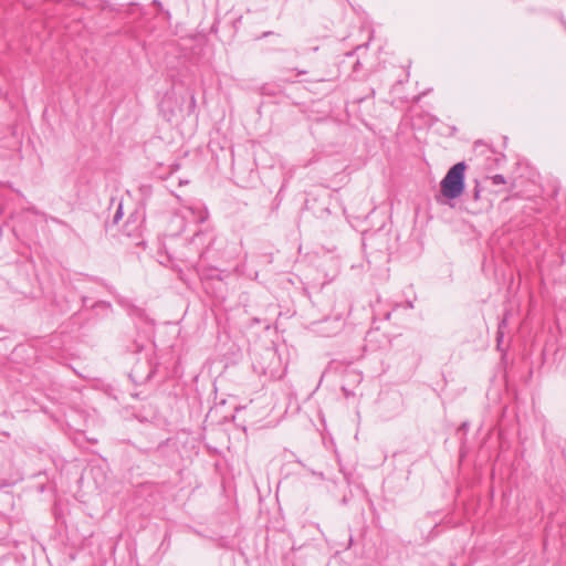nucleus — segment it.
I'll return each mask as SVG.
<instances>
[{"label": "nucleus", "mask_w": 566, "mask_h": 566, "mask_svg": "<svg viewBox=\"0 0 566 566\" xmlns=\"http://www.w3.org/2000/svg\"><path fill=\"white\" fill-rule=\"evenodd\" d=\"M465 164L458 163L449 169L444 178L441 180V193L448 199L459 198L464 190V171Z\"/></svg>", "instance_id": "f257e3e1"}, {"label": "nucleus", "mask_w": 566, "mask_h": 566, "mask_svg": "<svg viewBox=\"0 0 566 566\" xmlns=\"http://www.w3.org/2000/svg\"><path fill=\"white\" fill-rule=\"evenodd\" d=\"M54 516H55V521H56L57 527L60 530L64 528V531H66L67 530V525H66L64 515L60 511L59 503H55V505H54Z\"/></svg>", "instance_id": "f03ea898"}, {"label": "nucleus", "mask_w": 566, "mask_h": 566, "mask_svg": "<svg viewBox=\"0 0 566 566\" xmlns=\"http://www.w3.org/2000/svg\"><path fill=\"white\" fill-rule=\"evenodd\" d=\"M493 185H503L505 184V179L502 175H495L491 178Z\"/></svg>", "instance_id": "7ed1b4c3"}, {"label": "nucleus", "mask_w": 566, "mask_h": 566, "mask_svg": "<svg viewBox=\"0 0 566 566\" xmlns=\"http://www.w3.org/2000/svg\"><path fill=\"white\" fill-rule=\"evenodd\" d=\"M122 212H120V208L117 210L116 214H115V221L118 220V218L120 217Z\"/></svg>", "instance_id": "20e7f679"}]
</instances>
